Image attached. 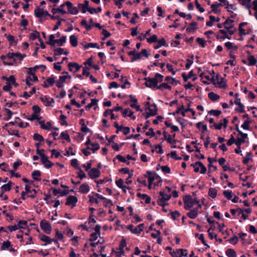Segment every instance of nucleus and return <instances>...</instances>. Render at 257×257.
Returning <instances> with one entry per match:
<instances>
[{
    "instance_id": "864d4df0",
    "label": "nucleus",
    "mask_w": 257,
    "mask_h": 257,
    "mask_svg": "<svg viewBox=\"0 0 257 257\" xmlns=\"http://www.w3.org/2000/svg\"><path fill=\"white\" fill-rule=\"evenodd\" d=\"M236 211H238V214L241 215V218H242L243 220H245L247 218L248 215L244 212L243 210L239 209Z\"/></svg>"
},
{
    "instance_id": "ea45409f",
    "label": "nucleus",
    "mask_w": 257,
    "mask_h": 257,
    "mask_svg": "<svg viewBox=\"0 0 257 257\" xmlns=\"http://www.w3.org/2000/svg\"><path fill=\"white\" fill-rule=\"evenodd\" d=\"M33 139L36 141L42 142L44 141L43 137L39 134H34L33 135Z\"/></svg>"
},
{
    "instance_id": "72a5a7b5",
    "label": "nucleus",
    "mask_w": 257,
    "mask_h": 257,
    "mask_svg": "<svg viewBox=\"0 0 257 257\" xmlns=\"http://www.w3.org/2000/svg\"><path fill=\"white\" fill-rule=\"evenodd\" d=\"M214 126L217 130H220L222 126L225 127V118L221 119V122L217 124L214 123Z\"/></svg>"
},
{
    "instance_id": "37998d69",
    "label": "nucleus",
    "mask_w": 257,
    "mask_h": 257,
    "mask_svg": "<svg viewBox=\"0 0 257 257\" xmlns=\"http://www.w3.org/2000/svg\"><path fill=\"white\" fill-rule=\"evenodd\" d=\"M41 117L40 116H38L37 113H33L31 115V116H30L29 117L27 118V119L28 120H30L31 121H33V120H34L35 119L39 120L41 119Z\"/></svg>"
},
{
    "instance_id": "de8ad7c7",
    "label": "nucleus",
    "mask_w": 257,
    "mask_h": 257,
    "mask_svg": "<svg viewBox=\"0 0 257 257\" xmlns=\"http://www.w3.org/2000/svg\"><path fill=\"white\" fill-rule=\"evenodd\" d=\"M71 165L76 169H80V167L78 164V161L76 159H73L71 161Z\"/></svg>"
},
{
    "instance_id": "49530a36",
    "label": "nucleus",
    "mask_w": 257,
    "mask_h": 257,
    "mask_svg": "<svg viewBox=\"0 0 257 257\" xmlns=\"http://www.w3.org/2000/svg\"><path fill=\"white\" fill-rule=\"evenodd\" d=\"M158 41V37L156 35H153L152 37L147 39V42L149 43H155Z\"/></svg>"
},
{
    "instance_id": "603ef678",
    "label": "nucleus",
    "mask_w": 257,
    "mask_h": 257,
    "mask_svg": "<svg viewBox=\"0 0 257 257\" xmlns=\"http://www.w3.org/2000/svg\"><path fill=\"white\" fill-rule=\"evenodd\" d=\"M241 127L244 130H248L249 128V121L248 119L245 120Z\"/></svg>"
},
{
    "instance_id": "423d86ee",
    "label": "nucleus",
    "mask_w": 257,
    "mask_h": 257,
    "mask_svg": "<svg viewBox=\"0 0 257 257\" xmlns=\"http://www.w3.org/2000/svg\"><path fill=\"white\" fill-rule=\"evenodd\" d=\"M144 79L146 80L145 84L146 87L152 88L157 86V81L155 77L153 78L146 77Z\"/></svg>"
},
{
    "instance_id": "680f3d73",
    "label": "nucleus",
    "mask_w": 257,
    "mask_h": 257,
    "mask_svg": "<svg viewBox=\"0 0 257 257\" xmlns=\"http://www.w3.org/2000/svg\"><path fill=\"white\" fill-rule=\"evenodd\" d=\"M46 82L49 86H52L55 83V79L54 77H49L46 79Z\"/></svg>"
},
{
    "instance_id": "dca6fc26",
    "label": "nucleus",
    "mask_w": 257,
    "mask_h": 257,
    "mask_svg": "<svg viewBox=\"0 0 257 257\" xmlns=\"http://www.w3.org/2000/svg\"><path fill=\"white\" fill-rule=\"evenodd\" d=\"M65 6V3L61 5L59 8H53L51 12L53 13V15H55L57 13H60L62 14H65L67 13L66 11L64 10V7Z\"/></svg>"
},
{
    "instance_id": "412c9836",
    "label": "nucleus",
    "mask_w": 257,
    "mask_h": 257,
    "mask_svg": "<svg viewBox=\"0 0 257 257\" xmlns=\"http://www.w3.org/2000/svg\"><path fill=\"white\" fill-rule=\"evenodd\" d=\"M35 15L36 17H42L44 16V11L43 9L37 7L34 11Z\"/></svg>"
},
{
    "instance_id": "6ab92c4d",
    "label": "nucleus",
    "mask_w": 257,
    "mask_h": 257,
    "mask_svg": "<svg viewBox=\"0 0 257 257\" xmlns=\"http://www.w3.org/2000/svg\"><path fill=\"white\" fill-rule=\"evenodd\" d=\"M90 188L87 183L82 184L79 188V192L83 194H86L89 191Z\"/></svg>"
},
{
    "instance_id": "9b49d317",
    "label": "nucleus",
    "mask_w": 257,
    "mask_h": 257,
    "mask_svg": "<svg viewBox=\"0 0 257 257\" xmlns=\"http://www.w3.org/2000/svg\"><path fill=\"white\" fill-rule=\"evenodd\" d=\"M88 175L91 179L98 178L100 175V172L96 168H92L88 172Z\"/></svg>"
},
{
    "instance_id": "052dcab7",
    "label": "nucleus",
    "mask_w": 257,
    "mask_h": 257,
    "mask_svg": "<svg viewBox=\"0 0 257 257\" xmlns=\"http://www.w3.org/2000/svg\"><path fill=\"white\" fill-rule=\"evenodd\" d=\"M147 174L149 175L148 176V180L149 184H152L153 182L155 180V177L153 176H152V172L150 171H147Z\"/></svg>"
},
{
    "instance_id": "ddd939ff",
    "label": "nucleus",
    "mask_w": 257,
    "mask_h": 257,
    "mask_svg": "<svg viewBox=\"0 0 257 257\" xmlns=\"http://www.w3.org/2000/svg\"><path fill=\"white\" fill-rule=\"evenodd\" d=\"M40 99L45 104L46 106H50L51 103H54V99L47 96L41 97Z\"/></svg>"
},
{
    "instance_id": "774afa93",
    "label": "nucleus",
    "mask_w": 257,
    "mask_h": 257,
    "mask_svg": "<svg viewBox=\"0 0 257 257\" xmlns=\"http://www.w3.org/2000/svg\"><path fill=\"white\" fill-rule=\"evenodd\" d=\"M79 171L78 173V177L80 178V179H83L84 178L86 177V175L85 173L80 168V169H78Z\"/></svg>"
},
{
    "instance_id": "09e8293b",
    "label": "nucleus",
    "mask_w": 257,
    "mask_h": 257,
    "mask_svg": "<svg viewBox=\"0 0 257 257\" xmlns=\"http://www.w3.org/2000/svg\"><path fill=\"white\" fill-rule=\"evenodd\" d=\"M37 38H38L39 39L40 38L39 33L38 31H36L35 33H32L30 35V40H34Z\"/></svg>"
},
{
    "instance_id": "0e129e2a",
    "label": "nucleus",
    "mask_w": 257,
    "mask_h": 257,
    "mask_svg": "<svg viewBox=\"0 0 257 257\" xmlns=\"http://www.w3.org/2000/svg\"><path fill=\"white\" fill-rule=\"evenodd\" d=\"M5 35L7 37L11 45H12L15 42V38L13 36L11 35H7V34H5Z\"/></svg>"
},
{
    "instance_id": "a18cd8bd",
    "label": "nucleus",
    "mask_w": 257,
    "mask_h": 257,
    "mask_svg": "<svg viewBox=\"0 0 257 257\" xmlns=\"http://www.w3.org/2000/svg\"><path fill=\"white\" fill-rule=\"evenodd\" d=\"M248 65H254L256 63V60L253 56H250L248 58Z\"/></svg>"
},
{
    "instance_id": "cd10ccee",
    "label": "nucleus",
    "mask_w": 257,
    "mask_h": 257,
    "mask_svg": "<svg viewBox=\"0 0 257 257\" xmlns=\"http://www.w3.org/2000/svg\"><path fill=\"white\" fill-rule=\"evenodd\" d=\"M165 80V81H167L169 83H170L172 84L175 83V85H177V84L180 83V82L178 80H175V78L171 77L170 76L166 77Z\"/></svg>"
},
{
    "instance_id": "e433bc0d",
    "label": "nucleus",
    "mask_w": 257,
    "mask_h": 257,
    "mask_svg": "<svg viewBox=\"0 0 257 257\" xmlns=\"http://www.w3.org/2000/svg\"><path fill=\"white\" fill-rule=\"evenodd\" d=\"M83 47L85 49H88L89 48H96L97 49L99 48V46L98 45L97 43H88V44L85 45L83 46Z\"/></svg>"
},
{
    "instance_id": "b1692460",
    "label": "nucleus",
    "mask_w": 257,
    "mask_h": 257,
    "mask_svg": "<svg viewBox=\"0 0 257 257\" xmlns=\"http://www.w3.org/2000/svg\"><path fill=\"white\" fill-rule=\"evenodd\" d=\"M41 176V172L39 170L34 171L32 174V176L33 179L35 181H40L41 178L39 177Z\"/></svg>"
},
{
    "instance_id": "473e14b6",
    "label": "nucleus",
    "mask_w": 257,
    "mask_h": 257,
    "mask_svg": "<svg viewBox=\"0 0 257 257\" xmlns=\"http://www.w3.org/2000/svg\"><path fill=\"white\" fill-rule=\"evenodd\" d=\"M208 195L212 198H215L217 195V190L215 188H210L209 189Z\"/></svg>"
},
{
    "instance_id": "f8f14e48",
    "label": "nucleus",
    "mask_w": 257,
    "mask_h": 257,
    "mask_svg": "<svg viewBox=\"0 0 257 257\" xmlns=\"http://www.w3.org/2000/svg\"><path fill=\"white\" fill-rule=\"evenodd\" d=\"M128 55L129 56H133V57L131 58L132 62H134L137 60L141 59V54L138 52H136L135 50L128 52Z\"/></svg>"
},
{
    "instance_id": "f3484780",
    "label": "nucleus",
    "mask_w": 257,
    "mask_h": 257,
    "mask_svg": "<svg viewBox=\"0 0 257 257\" xmlns=\"http://www.w3.org/2000/svg\"><path fill=\"white\" fill-rule=\"evenodd\" d=\"M214 83L219 87H225V83L223 82V78L217 75L214 80Z\"/></svg>"
},
{
    "instance_id": "3c124183",
    "label": "nucleus",
    "mask_w": 257,
    "mask_h": 257,
    "mask_svg": "<svg viewBox=\"0 0 257 257\" xmlns=\"http://www.w3.org/2000/svg\"><path fill=\"white\" fill-rule=\"evenodd\" d=\"M239 2L242 6L245 7L246 8L249 9L250 8V4H248V1L247 0H238Z\"/></svg>"
},
{
    "instance_id": "aec40b11",
    "label": "nucleus",
    "mask_w": 257,
    "mask_h": 257,
    "mask_svg": "<svg viewBox=\"0 0 257 257\" xmlns=\"http://www.w3.org/2000/svg\"><path fill=\"white\" fill-rule=\"evenodd\" d=\"M197 26V23L195 22H193L189 24V26L187 28L186 31L188 32H191L192 31H195L198 29Z\"/></svg>"
},
{
    "instance_id": "338daca9",
    "label": "nucleus",
    "mask_w": 257,
    "mask_h": 257,
    "mask_svg": "<svg viewBox=\"0 0 257 257\" xmlns=\"http://www.w3.org/2000/svg\"><path fill=\"white\" fill-rule=\"evenodd\" d=\"M64 49L61 48H57L54 49L55 55H60L63 54Z\"/></svg>"
},
{
    "instance_id": "2f4dec72",
    "label": "nucleus",
    "mask_w": 257,
    "mask_h": 257,
    "mask_svg": "<svg viewBox=\"0 0 257 257\" xmlns=\"http://www.w3.org/2000/svg\"><path fill=\"white\" fill-rule=\"evenodd\" d=\"M91 146L93 147L92 148H91L89 147H87V149L88 150H92L93 153H95L96 151L98 150L100 148V146L98 143L91 144Z\"/></svg>"
},
{
    "instance_id": "4be33fe9",
    "label": "nucleus",
    "mask_w": 257,
    "mask_h": 257,
    "mask_svg": "<svg viewBox=\"0 0 257 257\" xmlns=\"http://www.w3.org/2000/svg\"><path fill=\"white\" fill-rule=\"evenodd\" d=\"M39 237L41 240L46 242L45 245H46L47 243L50 244L52 242L51 239L48 236H46L44 234H41L40 235Z\"/></svg>"
},
{
    "instance_id": "bb28decb",
    "label": "nucleus",
    "mask_w": 257,
    "mask_h": 257,
    "mask_svg": "<svg viewBox=\"0 0 257 257\" xmlns=\"http://www.w3.org/2000/svg\"><path fill=\"white\" fill-rule=\"evenodd\" d=\"M226 255L228 257H236V253L235 250L231 248H228L226 250Z\"/></svg>"
},
{
    "instance_id": "6e6552de",
    "label": "nucleus",
    "mask_w": 257,
    "mask_h": 257,
    "mask_svg": "<svg viewBox=\"0 0 257 257\" xmlns=\"http://www.w3.org/2000/svg\"><path fill=\"white\" fill-rule=\"evenodd\" d=\"M78 201L77 198L75 196L70 195L66 199L65 205L67 206L71 205L72 208L76 206Z\"/></svg>"
},
{
    "instance_id": "5701e85b",
    "label": "nucleus",
    "mask_w": 257,
    "mask_h": 257,
    "mask_svg": "<svg viewBox=\"0 0 257 257\" xmlns=\"http://www.w3.org/2000/svg\"><path fill=\"white\" fill-rule=\"evenodd\" d=\"M70 42L72 46L75 47L78 45L77 38L74 35L70 36Z\"/></svg>"
},
{
    "instance_id": "393cba45",
    "label": "nucleus",
    "mask_w": 257,
    "mask_h": 257,
    "mask_svg": "<svg viewBox=\"0 0 257 257\" xmlns=\"http://www.w3.org/2000/svg\"><path fill=\"white\" fill-rule=\"evenodd\" d=\"M13 184V183L11 181H9L7 184L3 185L1 187L2 190L4 192L5 191H9L11 189V186Z\"/></svg>"
},
{
    "instance_id": "c756f323",
    "label": "nucleus",
    "mask_w": 257,
    "mask_h": 257,
    "mask_svg": "<svg viewBox=\"0 0 257 257\" xmlns=\"http://www.w3.org/2000/svg\"><path fill=\"white\" fill-rule=\"evenodd\" d=\"M158 89L163 90L165 89H168L171 90V86L168 85V83H163L159 86H157Z\"/></svg>"
},
{
    "instance_id": "7c9ffc66",
    "label": "nucleus",
    "mask_w": 257,
    "mask_h": 257,
    "mask_svg": "<svg viewBox=\"0 0 257 257\" xmlns=\"http://www.w3.org/2000/svg\"><path fill=\"white\" fill-rule=\"evenodd\" d=\"M66 36H63L60 39L56 40V43L59 46H62L66 42Z\"/></svg>"
},
{
    "instance_id": "58836bf2",
    "label": "nucleus",
    "mask_w": 257,
    "mask_h": 257,
    "mask_svg": "<svg viewBox=\"0 0 257 257\" xmlns=\"http://www.w3.org/2000/svg\"><path fill=\"white\" fill-rule=\"evenodd\" d=\"M98 101L97 99H92L91 102L89 104H88L87 105L85 106V108L87 110H89L93 106L96 105L97 104V102Z\"/></svg>"
},
{
    "instance_id": "2eb2a0df",
    "label": "nucleus",
    "mask_w": 257,
    "mask_h": 257,
    "mask_svg": "<svg viewBox=\"0 0 257 257\" xmlns=\"http://www.w3.org/2000/svg\"><path fill=\"white\" fill-rule=\"evenodd\" d=\"M42 163L44 165L46 168H50L53 166V163L48 160V157L46 155L41 158Z\"/></svg>"
},
{
    "instance_id": "a19ab883",
    "label": "nucleus",
    "mask_w": 257,
    "mask_h": 257,
    "mask_svg": "<svg viewBox=\"0 0 257 257\" xmlns=\"http://www.w3.org/2000/svg\"><path fill=\"white\" fill-rule=\"evenodd\" d=\"M19 228H26L27 227V221L25 220H20L18 222V224Z\"/></svg>"
},
{
    "instance_id": "0eeeda50",
    "label": "nucleus",
    "mask_w": 257,
    "mask_h": 257,
    "mask_svg": "<svg viewBox=\"0 0 257 257\" xmlns=\"http://www.w3.org/2000/svg\"><path fill=\"white\" fill-rule=\"evenodd\" d=\"M71 79V76L69 75L60 76L59 79L56 82V85L58 88H61L64 86V83L65 82L66 79Z\"/></svg>"
},
{
    "instance_id": "4d7b16f0",
    "label": "nucleus",
    "mask_w": 257,
    "mask_h": 257,
    "mask_svg": "<svg viewBox=\"0 0 257 257\" xmlns=\"http://www.w3.org/2000/svg\"><path fill=\"white\" fill-rule=\"evenodd\" d=\"M81 121L83 122L82 126L81 128V132H84V133H87V132H89V131H90L89 129L85 124L84 119H81Z\"/></svg>"
},
{
    "instance_id": "6e6d98bb",
    "label": "nucleus",
    "mask_w": 257,
    "mask_h": 257,
    "mask_svg": "<svg viewBox=\"0 0 257 257\" xmlns=\"http://www.w3.org/2000/svg\"><path fill=\"white\" fill-rule=\"evenodd\" d=\"M163 76L162 74H160L158 73H156L155 76V79H156L157 81V84L158 82H161L163 79Z\"/></svg>"
},
{
    "instance_id": "f03ea898",
    "label": "nucleus",
    "mask_w": 257,
    "mask_h": 257,
    "mask_svg": "<svg viewBox=\"0 0 257 257\" xmlns=\"http://www.w3.org/2000/svg\"><path fill=\"white\" fill-rule=\"evenodd\" d=\"M191 166L194 167V171L195 172H198L199 171V168H200V173L202 174L206 173V168L202 162L198 161L194 164H192Z\"/></svg>"
},
{
    "instance_id": "39448f33",
    "label": "nucleus",
    "mask_w": 257,
    "mask_h": 257,
    "mask_svg": "<svg viewBox=\"0 0 257 257\" xmlns=\"http://www.w3.org/2000/svg\"><path fill=\"white\" fill-rule=\"evenodd\" d=\"M65 4L67 7L68 13L69 14L76 15L78 13L77 7H73V4L71 2L67 1L65 3Z\"/></svg>"
},
{
    "instance_id": "bf43d9fd",
    "label": "nucleus",
    "mask_w": 257,
    "mask_h": 257,
    "mask_svg": "<svg viewBox=\"0 0 257 257\" xmlns=\"http://www.w3.org/2000/svg\"><path fill=\"white\" fill-rule=\"evenodd\" d=\"M251 155V153H247V154L246 155L245 157H244V158L243 159V160L242 161L243 163L244 164H247L248 163L249 160L250 159Z\"/></svg>"
},
{
    "instance_id": "c9c22d12",
    "label": "nucleus",
    "mask_w": 257,
    "mask_h": 257,
    "mask_svg": "<svg viewBox=\"0 0 257 257\" xmlns=\"http://www.w3.org/2000/svg\"><path fill=\"white\" fill-rule=\"evenodd\" d=\"M226 47L228 49H232L234 51H236L237 48L236 46L230 42H226Z\"/></svg>"
},
{
    "instance_id": "4468645a",
    "label": "nucleus",
    "mask_w": 257,
    "mask_h": 257,
    "mask_svg": "<svg viewBox=\"0 0 257 257\" xmlns=\"http://www.w3.org/2000/svg\"><path fill=\"white\" fill-rule=\"evenodd\" d=\"M160 197L158 200L167 201L170 199L171 195L170 194L166 193L164 191H160L159 192Z\"/></svg>"
},
{
    "instance_id": "f257e3e1",
    "label": "nucleus",
    "mask_w": 257,
    "mask_h": 257,
    "mask_svg": "<svg viewBox=\"0 0 257 257\" xmlns=\"http://www.w3.org/2000/svg\"><path fill=\"white\" fill-rule=\"evenodd\" d=\"M233 23V20L226 19V38L228 39H230L228 35H232L236 30V28L234 27Z\"/></svg>"
},
{
    "instance_id": "69168bd1",
    "label": "nucleus",
    "mask_w": 257,
    "mask_h": 257,
    "mask_svg": "<svg viewBox=\"0 0 257 257\" xmlns=\"http://www.w3.org/2000/svg\"><path fill=\"white\" fill-rule=\"evenodd\" d=\"M180 216V213L178 211L171 212V216L173 220H176V218Z\"/></svg>"
},
{
    "instance_id": "8fccbe9b",
    "label": "nucleus",
    "mask_w": 257,
    "mask_h": 257,
    "mask_svg": "<svg viewBox=\"0 0 257 257\" xmlns=\"http://www.w3.org/2000/svg\"><path fill=\"white\" fill-rule=\"evenodd\" d=\"M66 118H67V117L64 114H61L60 116V119L61 120V121L60 122V123L61 125H66V126L68 125L67 122L65 120Z\"/></svg>"
},
{
    "instance_id": "c85d7f7f",
    "label": "nucleus",
    "mask_w": 257,
    "mask_h": 257,
    "mask_svg": "<svg viewBox=\"0 0 257 257\" xmlns=\"http://www.w3.org/2000/svg\"><path fill=\"white\" fill-rule=\"evenodd\" d=\"M208 98L212 101L217 100L219 98V95L213 92H209L208 94Z\"/></svg>"
},
{
    "instance_id": "e2e57ef3",
    "label": "nucleus",
    "mask_w": 257,
    "mask_h": 257,
    "mask_svg": "<svg viewBox=\"0 0 257 257\" xmlns=\"http://www.w3.org/2000/svg\"><path fill=\"white\" fill-rule=\"evenodd\" d=\"M196 42L201 46L202 47L204 48L205 46L206 42L201 38H197L196 39Z\"/></svg>"
},
{
    "instance_id": "9d476101",
    "label": "nucleus",
    "mask_w": 257,
    "mask_h": 257,
    "mask_svg": "<svg viewBox=\"0 0 257 257\" xmlns=\"http://www.w3.org/2000/svg\"><path fill=\"white\" fill-rule=\"evenodd\" d=\"M69 70L71 72L75 73L78 71L81 67V66L79 65L76 62H70L68 64Z\"/></svg>"
},
{
    "instance_id": "5fc2aeb1",
    "label": "nucleus",
    "mask_w": 257,
    "mask_h": 257,
    "mask_svg": "<svg viewBox=\"0 0 257 257\" xmlns=\"http://www.w3.org/2000/svg\"><path fill=\"white\" fill-rule=\"evenodd\" d=\"M110 179H108L107 177L104 178L103 179H99L98 180H95V182L97 183V187L99 188L98 184H102L105 182H108Z\"/></svg>"
},
{
    "instance_id": "20e7f679",
    "label": "nucleus",
    "mask_w": 257,
    "mask_h": 257,
    "mask_svg": "<svg viewBox=\"0 0 257 257\" xmlns=\"http://www.w3.org/2000/svg\"><path fill=\"white\" fill-rule=\"evenodd\" d=\"M184 208L186 210H189L193 206V199L190 195H186L183 199Z\"/></svg>"
},
{
    "instance_id": "a211bd4d",
    "label": "nucleus",
    "mask_w": 257,
    "mask_h": 257,
    "mask_svg": "<svg viewBox=\"0 0 257 257\" xmlns=\"http://www.w3.org/2000/svg\"><path fill=\"white\" fill-rule=\"evenodd\" d=\"M146 110H148V112L151 114L154 113V115L157 114V107L155 103H153L150 105V106L147 107Z\"/></svg>"
},
{
    "instance_id": "c03bdc74",
    "label": "nucleus",
    "mask_w": 257,
    "mask_h": 257,
    "mask_svg": "<svg viewBox=\"0 0 257 257\" xmlns=\"http://www.w3.org/2000/svg\"><path fill=\"white\" fill-rule=\"evenodd\" d=\"M101 34L103 35V37L102 38V40H105L107 38L111 36V34L105 29L102 30Z\"/></svg>"
},
{
    "instance_id": "a878e982",
    "label": "nucleus",
    "mask_w": 257,
    "mask_h": 257,
    "mask_svg": "<svg viewBox=\"0 0 257 257\" xmlns=\"http://www.w3.org/2000/svg\"><path fill=\"white\" fill-rule=\"evenodd\" d=\"M195 76V74L193 71H190L188 75H186V74L185 73H183L182 74V77L183 78V80L185 82H186L188 79L190 78L191 77Z\"/></svg>"
},
{
    "instance_id": "79ce46f5",
    "label": "nucleus",
    "mask_w": 257,
    "mask_h": 257,
    "mask_svg": "<svg viewBox=\"0 0 257 257\" xmlns=\"http://www.w3.org/2000/svg\"><path fill=\"white\" fill-rule=\"evenodd\" d=\"M77 8L78 11L79 10H80L83 14L85 13L86 11H87L88 9V8L85 7L82 4H78Z\"/></svg>"
},
{
    "instance_id": "4c0bfd02",
    "label": "nucleus",
    "mask_w": 257,
    "mask_h": 257,
    "mask_svg": "<svg viewBox=\"0 0 257 257\" xmlns=\"http://www.w3.org/2000/svg\"><path fill=\"white\" fill-rule=\"evenodd\" d=\"M12 244L10 241L7 240L6 241H4L2 245V249L5 250L8 249L10 246H11Z\"/></svg>"
},
{
    "instance_id": "7ed1b4c3",
    "label": "nucleus",
    "mask_w": 257,
    "mask_h": 257,
    "mask_svg": "<svg viewBox=\"0 0 257 257\" xmlns=\"http://www.w3.org/2000/svg\"><path fill=\"white\" fill-rule=\"evenodd\" d=\"M41 229L47 234H50L52 231L51 224L45 220H42L40 223Z\"/></svg>"
},
{
    "instance_id": "13d9d810",
    "label": "nucleus",
    "mask_w": 257,
    "mask_h": 257,
    "mask_svg": "<svg viewBox=\"0 0 257 257\" xmlns=\"http://www.w3.org/2000/svg\"><path fill=\"white\" fill-rule=\"evenodd\" d=\"M98 233L96 232H93L90 234V238L89 239V240L91 242H93L95 240H96L97 238Z\"/></svg>"
},
{
    "instance_id": "f704fd0d",
    "label": "nucleus",
    "mask_w": 257,
    "mask_h": 257,
    "mask_svg": "<svg viewBox=\"0 0 257 257\" xmlns=\"http://www.w3.org/2000/svg\"><path fill=\"white\" fill-rule=\"evenodd\" d=\"M60 137L67 142H69L71 141L69 135L67 133V131L62 132L60 134Z\"/></svg>"
},
{
    "instance_id": "1a4fd4ad",
    "label": "nucleus",
    "mask_w": 257,
    "mask_h": 257,
    "mask_svg": "<svg viewBox=\"0 0 257 257\" xmlns=\"http://www.w3.org/2000/svg\"><path fill=\"white\" fill-rule=\"evenodd\" d=\"M201 207V204H198V206L195 208L191 209L189 212H188L187 214V216L191 219L195 218L198 213V209H200Z\"/></svg>"
}]
</instances>
